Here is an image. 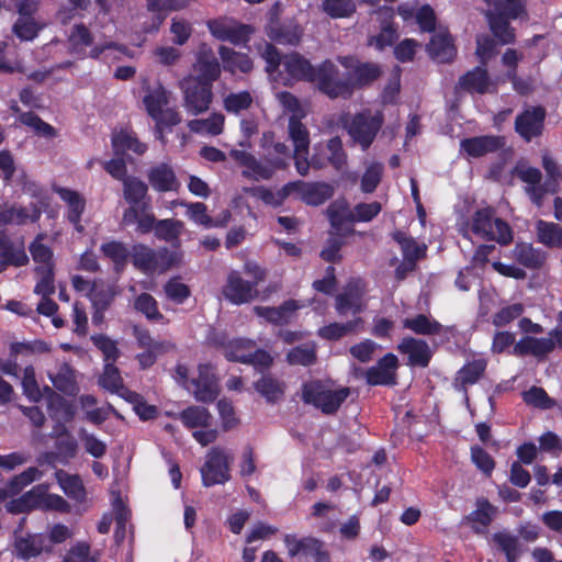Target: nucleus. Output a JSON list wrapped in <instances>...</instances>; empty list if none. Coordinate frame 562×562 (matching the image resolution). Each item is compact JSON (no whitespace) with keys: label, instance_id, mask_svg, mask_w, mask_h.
I'll return each mask as SVG.
<instances>
[{"label":"nucleus","instance_id":"f257e3e1","mask_svg":"<svg viewBox=\"0 0 562 562\" xmlns=\"http://www.w3.org/2000/svg\"><path fill=\"white\" fill-rule=\"evenodd\" d=\"M266 60V71L269 77L284 86L293 80L316 81L318 89L331 99L351 95V85L347 81H335L337 67L330 61H324L318 68L297 53L280 57L278 50L268 43L258 47Z\"/></svg>","mask_w":562,"mask_h":562},{"label":"nucleus","instance_id":"f03ea898","mask_svg":"<svg viewBox=\"0 0 562 562\" xmlns=\"http://www.w3.org/2000/svg\"><path fill=\"white\" fill-rule=\"evenodd\" d=\"M7 509L13 514L31 512L34 509L45 512H58L67 514L70 512V504L60 495L48 492V485L38 484L7 504Z\"/></svg>","mask_w":562,"mask_h":562},{"label":"nucleus","instance_id":"7ed1b4c3","mask_svg":"<svg viewBox=\"0 0 562 562\" xmlns=\"http://www.w3.org/2000/svg\"><path fill=\"white\" fill-rule=\"evenodd\" d=\"M350 395V389L331 381H312L304 384L302 398L325 414L335 413Z\"/></svg>","mask_w":562,"mask_h":562},{"label":"nucleus","instance_id":"20e7f679","mask_svg":"<svg viewBox=\"0 0 562 562\" xmlns=\"http://www.w3.org/2000/svg\"><path fill=\"white\" fill-rule=\"evenodd\" d=\"M175 378L200 402H212L218 394L217 381L210 364H200L198 375L190 381L188 368L179 364Z\"/></svg>","mask_w":562,"mask_h":562},{"label":"nucleus","instance_id":"39448f33","mask_svg":"<svg viewBox=\"0 0 562 562\" xmlns=\"http://www.w3.org/2000/svg\"><path fill=\"white\" fill-rule=\"evenodd\" d=\"M383 122L382 110L364 109L352 116L346 128L352 142L366 150L373 143Z\"/></svg>","mask_w":562,"mask_h":562},{"label":"nucleus","instance_id":"423d86ee","mask_svg":"<svg viewBox=\"0 0 562 562\" xmlns=\"http://www.w3.org/2000/svg\"><path fill=\"white\" fill-rule=\"evenodd\" d=\"M67 47L70 55L79 59L86 57L99 58L106 49L115 48L122 53H126V47L117 45L114 42H105L93 45V36L85 24H75L67 37Z\"/></svg>","mask_w":562,"mask_h":562},{"label":"nucleus","instance_id":"0eeeda50","mask_svg":"<svg viewBox=\"0 0 562 562\" xmlns=\"http://www.w3.org/2000/svg\"><path fill=\"white\" fill-rule=\"evenodd\" d=\"M132 261L144 273H162L180 262V255L167 248L153 250L139 244L133 247Z\"/></svg>","mask_w":562,"mask_h":562},{"label":"nucleus","instance_id":"6e6552de","mask_svg":"<svg viewBox=\"0 0 562 562\" xmlns=\"http://www.w3.org/2000/svg\"><path fill=\"white\" fill-rule=\"evenodd\" d=\"M471 232L477 238L495 240L499 244H508L513 239L508 224L494 217L493 210L488 207L475 212L471 223Z\"/></svg>","mask_w":562,"mask_h":562},{"label":"nucleus","instance_id":"1a4fd4ad","mask_svg":"<svg viewBox=\"0 0 562 562\" xmlns=\"http://www.w3.org/2000/svg\"><path fill=\"white\" fill-rule=\"evenodd\" d=\"M143 101L147 113L156 121L158 126H172L180 123V114L173 108L168 106L170 92L162 86L158 85L148 90Z\"/></svg>","mask_w":562,"mask_h":562},{"label":"nucleus","instance_id":"9d476101","mask_svg":"<svg viewBox=\"0 0 562 562\" xmlns=\"http://www.w3.org/2000/svg\"><path fill=\"white\" fill-rule=\"evenodd\" d=\"M233 461L232 453L220 447L212 448L201 468V476L204 486L224 484L231 479L229 467Z\"/></svg>","mask_w":562,"mask_h":562},{"label":"nucleus","instance_id":"9b49d317","mask_svg":"<svg viewBox=\"0 0 562 562\" xmlns=\"http://www.w3.org/2000/svg\"><path fill=\"white\" fill-rule=\"evenodd\" d=\"M288 131L294 146L295 168L301 176H306L310 169V133L297 117H290Z\"/></svg>","mask_w":562,"mask_h":562},{"label":"nucleus","instance_id":"f8f14e48","mask_svg":"<svg viewBox=\"0 0 562 562\" xmlns=\"http://www.w3.org/2000/svg\"><path fill=\"white\" fill-rule=\"evenodd\" d=\"M192 77L181 81V89L183 90V106L191 115H199L209 110L212 103L213 93L209 85L194 83Z\"/></svg>","mask_w":562,"mask_h":562},{"label":"nucleus","instance_id":"ddd939ff","mask_svg":"<svg viewBox=\"0 0 562 562\" xmlns=\"http://www.w3.org/2000/svg\"><path fill=\"white\" fill-rule=\"evenodd\" d=\"M284 546L290 558L311 557L315 562H328L329 554L324 543L314 537L297 538L295 535H285Z\"/></svg>","mask_w":562,"mask_h":562},{"label":"nucleus","instance_id":"4468645a","mask_svg":"<svg viewBox=\"0 0 562 562\" xmlns=\"http://www.w3.org/2000/svg\"><path fill=\"white\" fill-rule=\"evenodd\" d=\"M206 25L215 38L234 45L246 43L251 33L250 26L229 18L213 19L207 21Z\"/></svg>","mask_w":562,"mask_h":562},{"label":"nucleus","instance_id":"2eb2a0df","mask_svg":"<svg viewBox=\"0 0 562 562\" xmlns=\"http://www.w3.org/2000/svg\"><path fill=\"white\" fill-rule=\"evenodd\" d=\"M550 335L549 338L524 337L515 344L512 353L515 356H544L554 348L552 338H555L557 344L562 347V312L559 315V326Z\"/></svg>","mask_w":562,"mask_h":562},{"label":"nucleus","instance_id":"dca6fc26","mask_svg":"<svg viewBox=\"0 0 562 562\" xmlns=\"http://www.w3.org/2000/svg\"><path fill=\"white\" fill-rule=\"evenodd\" d=\"M339 63L348 70L345 79H340L338 74L335 81H347L351 85V92L356 87H362L375 80L380 74V67L375 64H359L357 59L350 56L339 57Z\"/></svg>","mask_w":562,"mask_h":562},{"label":"nucleus","instance_id":"f3484780","mask_svg":"<svg viewBox=\"0 0 562 562\" xmlns=\"http://www.w3.org/2000/svg\"><path fill=\"white\" fill-rule=\"evenodd\" d=\"M193 70L196 74V83L211 86V83L220 77V63L214 56L212 48L206 44H202L199 47Z\"/></svg>","mask_w":562,"mask_h":562},{"label":"nucleus","instance_id":"a211bd4d","mask_svg":"<svg viewBox=\"0 0 562 562\" xmlns=\"http://www.w3.org/2000/svg\"><path fill=\"white\" fill-rule=\"evenodd\" d=\"M222 292L226 300L237 305L247 303L257 296L256 283L245 281L237 271L228 273Z\"/></svg>","mask_w":562,"mask_h":562},{"label":"nucleus","instance_id":"6ab92c4d","mask_svg":"<svg viewBox=\"0 0 562 562\" xmlns=\"http://www.w3.org/2000/svg\"><path fill=\"white\" fill-rule=\"evenodd\" d=\"M288 189H291L292 194H296L299 199L310 205H321L334 193L333 187L324 182L294 181L288 183Z\"/></svg>","mask_w":562,"mask_h":562},{"label":"nucleus","instance_id":"aec40b11","mask_svg":"<svg viewBox=\"0 0 562 562\" xmlns=\"http://www.w3.org/2000/svg\"><path fill=\"white\" fill-rule=\"evenodd\" d=\"M315 154L310 161V166L314 168H323L327 162L333 165L336 169H340L346 164V154L342 149L340 138H330L325 146H315Z\"/></svg>","mask_w":562,"mask_h":562},{"label":"nucleus","instance_id":"412c9836","mask_svg":"<svg viewBox=\"0 0 562 562\" xmlns=\"http://www.w3.org/2000/svg\"><path fill=\"white\" fill-rule=\"evenodd\" d=\"M231 157L244 168L243 175L254 180L269 179L276 171L269 158L262 164L244 149H232Z\"/></svg>","mask_w":562,"mask_h":562},{"label":"nucleus","instance_id":"4be33fe9","mask_svg":"<svg viewBox=\"0 0 562 562\" xmlns=\"http://www.w3.org/2000/svg\"><path fill=\"white\" fill-rule=\"evenodd\" d=\"M514 173L525 183H527L526 192L530 200L537 205L541 206L542 199L549 190H546V183H540L542 175L539 169L527 165L526 162H519L514 169Z\"/></svg>","mask_w":562,"mask_h":562},{"label":"nucleus","instance_id":"5701e85b","mask_svg":"<svg viewBox=\"0 0 562 562\" xmlns=\"http://www.w3.org/2000/svg\"><path fill=\"white\" fill-rule=\"evenodd\" d=\"M397 357L386 353L378 363L366 372V380L370 385H393L396 382Z\"/></svg>","mask_w":562,"mask_h":562},{"label":"nucleus","instance_id":"b1692460","mask_svg":"<svg viewBox=\"0 0 562 562\" xmlns=\"http://www.w3.org/2000/svg\"><path fill=\"white\" fill-rule=\"evenodd\" d=\"M41 216V210L35 203L27 206L15 204L0 205V226L3 225H23L29 222H35Z\"/></svg>","mask_w":562,"mask_h":562},{"label":"nucleus","instance_id":"393cba45","mask_svg":"<svg viewBox=\"0 0 562 562\" xmlns=\"http://www.w3.org/2000/svg\"><path fill=\"white\" fill-rule=\"evenodd\" d=\"M378 13L382 18L381 30L376 35L369 37L368 44L378 50H383L385 47H390L394 44L398 37V33L392 21L394 15L392 8H381Z\"/></svg>","mask_w":562,"mask_h":562},{"label":"nucleus","instance_id":"a878e982","mask_svg":"<svg viewBox=\"0 0 562 562\" xmlns=\"http://www.w3.org/2000/svg\"><path fill=\"white\" fill-rule=\"evenodd\" d=\"M44 533H27L15 538L14 550L16 557L23 560L36 558L42 553H49Z\"/></svg>","mask_w":562,"mask_h":562},{"label":"nucleus","instance_id":"bb28decb","mask_svg":"<svg viewBox=\"0 0 562 562\" xmlns=\"http://www.w3.org/2000/svg\"><path fill=\"white\" fill-rule=\"evenodd\" d=\"M397 13L405 22L415 19L422 32H432L436 29V14L428 4L416 9L411 3H402L397 8Z\"/></svg>","mask_w":562,"mask_h":562},{"label":"nucleus","instance_id":"cd10ccee","mask_svg":"<svg viewBox=\"0 0 562 562\" xmlns=\"http://www.w3.org/2000/svg\"><path fill=\"white\" fill-rule=\"evenodd\" d=\"M544 111L541 108L526 110L516 119V131L527 142L541 134L543 127Z\"/></svg>","mask_w":562,"mask_h":562},{"label":"nucleus","instance_id":"c85d7f7f","mask_svg":"<svg viewBox=\"0 0 562 562\" xmlns=\"http://www.w3.org/2000/svg\"><path fill=\"white\" fill-rule=\"evenodd\" d=\"M192 0H147V8L155 12L149 25L144 26L145 33L157 32L166 19L168 11H178L187 8Z\"/></svg>","mask_w":562,"mask_h":562},{"label":"nucleus","instance_id":"c756f323","mask_svg":"<svg viewBox=\"0 0 562 562\" xmlns=\"http://www.w3.org/2000/svg\"><path fill=\"white\" fill-rule=\"evenodd\" d=\"M505 145L504 138L499 136H479L463 139L460 144L461 150L471 157H481L494 153Z\"/></svg>","mask_w":562,"mask_h":562},{"label":"nucleus","instance_id":"7c9ffc66","mask_svg":"<svg viewBox=\"0 0 562 562\" xmlns=\"http://www.w3.org/2000/svg\"><path fill=\"white\" fill-rule=\"evenodd\" d=\"M429 55L439 63H448L453 59L456 48L450 34L439 29L427 45Z\"/></svg>","mask_w":562,"mask_h":562},{"label":"nucleus","instance_id":"2f4dec72","mask_svg":"<svg viewBox=\"0 0 562 562\" xmlns=\"http://www.w3.org/2000/svg\"><path fill=\"white\" fill-rule=\"evenodd\" d=\"M393 236L401 246L406 270H414L416 262L425 257L427 246L424 243L416 241L404 232H396Z\"/></svg>","mask_w":562,"mask_h":562},{"label":"nucleus","instance_id":"473e14b6","mask_svg":"<svg viewBox=\"0 0 562 562\" xmlns=\"http://www.w3.org/2000/svg\"><path fill=\"white\" fill-rule=\"evenodd\" d=\"M459 86L471 93H487L495 90L494 82L490 80L487 71L483 67H476L462 76Z\"/></svg>","mask_w":562,"mask_h":562},{"label":"nucleus","instance_id":"72a5a7b5","mask_svg":"<svg viewBox=\"0 0 562 562\" xmlns=\"http://www.w3.org/2000/svg\"><path fill=\"white\" fill-rule=\"evenodd\" d=\"M362 290L357 282L349 285L336 297V310L339 315L357 314L363 308Z\"/></svg>","mask_w":562,"mask_h":562},{"label":"nucleus","instance_id":"f704fd0d","mask_svg":"<svg viewBox=\"0 0 562 562\" xmlns=\"http://www.w3.org/2000/svg\"><path fill=\"white\" fill-rule=\"evenodd\" d=\"M55 191L68 206L67 217L69 222L75 225V228L79 233H81L83 231V226L80 224V217L86 205L85 199L78 192L70 189L56 188Z\"/></svg>","mask_w":562,"mask_h":562},{"label":"nucleus","instance_id":"c9c22d12","mask_svg":"<svg viewBox=\"0 0 562 562\" xmlns=\"http://www.w3.org/2000/svg\"><path fill=\"white\" fill-rule=\"evenodd\" d=\"M56 481L63 492L78 504L86 502L87 492L81 479L76 474H69L64 470L55 472Z\"/></svg>","mask_w":562,"mask_h":562},{"label":"nucleus","instance_id":"e433bc0d","mask_svg":"<svg viewBox=\"0 0 562 562\" xmlns=\"http://www.w3.org/2000/svg\"><path fill=\"white\" fill-rule=\"evenodd\" d=\"M147 177L150 186L160 192L176 191L180 186L173 170L166 164L151 168Z\"/></svg>","mask_w":562,"mask_h":562},{"label":"nucleus","instance_id":"4c0bfd02","mask_svg":"<svg viewBox=\"0 0 562 562\" xmlns=\"http://www.w3.org/2000/svg\"><path fill=\"white\" fill-rule=\"evenodd\" d=\"M398 350L408 355L409 362L413 366L426 367L431 357L429 346L420 339L404 338L398 345Z\"/></svg>","mask_w":562,"mask_h":562},{"label":"nucleus","instance_id":"58836bf2","mask_svg":"<svg viewBox=\"0 0 562 562\" xmlns=\"http://www.w3.org/2000/svg\"><path fill=\"white\" fill-rule=\"evenodd\" d=\"M218 54L224 69L232 74H236L237 71L246 74L252 69L251 59L244 53L235 52L226 46H221Z\"/></svg>","mask_w":562,"mask_h":562},{"label":"nucleus","instance_id":"ea45409f","mask_svg":"<svg viewBox=\"0 0 562 562\" xmlns=\"http://www.w3.org/2000/svg\"><path fill=\"white\" fill-rule=\"evenodd\" d=\"M300 307L301 305L295 301H288L279 307L256 306L254 312L257 316L265 318L270 323L282 324L288 322L291 314Z\"/></svg>","mask_w":562,"mask_h":562},{"label":"nucleus","instance_id":"a19ab883","mask_svg":"<svg viewBox=\"0 0 562 562\" xmlns=\"http://www.w3.org/2000/svg\"><path fill=\"white\" fill-rule=\"evenodd\" d=\"M536 235L540 244L562 249V227L558 224L539 220L536 223Z\"/></svg>","mask_w":562,"mask_h":562},{"label":"nucleus","instance_id":"79ce46f5","mask_svg":"<svg viewBox=\"0 0 562 562\" xmlns=\"http://www.w3.org/2000/svg\"><path fill=\"white\" fill-rule=\"evenodd\" d=\"M225 117L222 113H212L207 119L191 120L188 127L196 134H206L216 136L223 132Z\"/></svg>","mask_w":562,"mask_h":562},{"label":"nucleus","instance_id":"37998d69","mask_svg":"<svg viewBox=\"0 0 562 562\" xmlns=\"http://www.w3.org/2000/svg\"><path fill=\"white\" fill-rule=\"evenodd\" d=\"M112 146L116 154L124 153L126 150H131L137 155H143L147 146L140 143L133 133L128 131L121 130L119 132H114L112 135Z\"/></svg>","mask_w":562,"mask_h":562},{"label":"nucleus","instance_id":"c03bdc74","mask_svg":"<svg viewBox=\"0 0 562 562\" xmlns=\"http://www.w3.org/2000/svg\"><path fill=\"white\" fill-rule=\"evenodd\" d=\"M100 250L104 257L109 258L114 263L116 271H121L125 267L128 257H132V252L128 248L117 240H110L102 244Z\"/></svg>","mask_w":562,"mask_h":562},{"label":"nucleus","instance_id":"a18cd8bd","mask_svg":"<svg viewBox=\"0 0 562 562\" xmlns=\"http://www.w3.org/2000/svg\"><path fill=\"white\" fill-rule=\"evenodd\" d=\"M270 40L279 44L295 45L300 42L302 30L297 24H290L278 27L274 23H270L267 30Z\"/></svg>","mask_w":562,"mask_h":562},{"label":"nucleus","instance_id":"49530a36","mask_svg":"<svg viewBox=\"0 0 562 562\" xmlns=\"http://www.w3.org/2000/svg\"><path fill=\"white\" fill-rule=\"evenodd\" d=\"M497 548L506 555L507 562H515L521 553V544L518 537L501 531L493 536Z\"/></svg>","mask_w":562,"mask_h":562},{"label":"nucleus","instance_id":"de8ad7c7","mask_svg":"<svg viewBox=\"0 0 562 562\" xmlns=\"http://www.w3.org/2000/svg\"><path fill=\"white\" fill-rule=\"evenodd\" d=\"M19 122L30 127L37 136L52 139L57 136V131L50 124L44 122L33 112H24L19 115Z\"/></svg>","mask_w":562,"mask_h":562},{"label":"nucleus","instance_id":"09e8293b","mask_svg":"<svg viewBox=\"0 0 562 562\" xmlns=\"http://www.w3.org/2000/svg\"><path fill=\"white\" fill-rule=\"evenodd\" d=\"M180 419L188 428H207L212 416L206 408L192 406L181 412Z\"/></svg>","mask_w":562,"mask_h":562},{"label":"nucleus","instance_id":"8fccbe9b","mask_svg":"<svg viewBox=\"0 0 562 562\" xmlns=\"http://www.w3.org/2000/svg\"><path fill=\"white\" fill-rule=\"evenodd\" d=\"M514 257L527 268H538L544 260L543 254L533 248L530 244H517L514 249Z\"/></svg>","mask_w":562,"mask_h":562},{"label":"nucleus","instance_id":"3c124183","mask_svg":"<svg viewBox=\"0 0 562 562\" xmlns=\"http://www.w3.org/2000/svg\"><path fill=\"white\" fill-rule=\"evenodd\" d=\"M525 312V305L518 302L501 306L492 316V323L496 327H505L515 319H519Z\"/></svg>","mask_w":562,"mask_h":562},{"label":"nucleus","instance_id":"603ef678","mask_svg":"<svg viewBox=\"0 0 562 562\" xmlns=\"http://www.w3.org/2000/svg\"><path fill=\"white\" fill-rule=\"evenodd\" d=\"M79 403L85 412V418L94 425L103 423L109 416V409L97 406V400L92 395L80 396Z\"/></svg>","mask_w":562,"mask_h":562},{"label":"nucleus","instance_id":"864d4df0","mask_svg":"<svg viewBox=\"0 0 562 562\" xmlns=\"http://www.w3.org/2000/svg\"><path fill=\"white\" fill-rule=\"evenodd\" d=\"M115 296L114 286L105 284L102 281L93 282L89 299L94 308L105 310Z\"/></svg>","mask_w":562,"mask_h":562},{"label":"nucleus","instance_id":"5fc2aeb1","mask_svg":"<svg viewBox=\"0 0 562 562\" xmlns=\"http://www.w3.org/2000/svg\"><path fill=\"white\" fill-rule=\"evenodd\" d=\"M494 515L495 508L487 501L480 499L476 509L467 517V520L473 522V528L479 532L491 524Z\"/></svg>","mask_w":562,"mask_h":562},{"label":"nucleus","instance_id":"6e6d98bb","mask_svg":"<svg viewBox=\"0 0 562 562\" xmlns=\"http://www.w3.org/2000/svg\"><path fill=\"white\" fill-rule=\"evenodd\" d=\"M246 191L271 206L281 205L285 198L292 194L291 189H288V184L276 191L263 187L251 188Z\"/></svg>","mask_w":562,"mask_h":562},{"label":"nucleus","instance_id":"4d7b16f0","mask_svg":"<svg viewBox=\"0 0 562 562\" xmlns=\"http://www.w3.org/2000/svg\"><path fill=\"white\" fill-rule=\"evenodd\" d=\"M147 190V184L136 177L124 179L123 194L130 204H139L145 199Z\"/></svg>","mask_w":562,"mask_h":562},{"label":"nucleus","instance_id":"13d9d810","mask_svg":"<svg viewBox=\"0 0 562 562\" xmlns=\"http://www.w3.org/2000/svg\"><path fill=\"white\" fill-rule=\"evenodd\" d=\"M49 379L56 389L66 394H75L77 392L75 373L67 364L60 367L56 374L49 373Z\"/></svg>","mask_w":562,"mask_h":562},{"label":"nucleus","instance_id":"bf43d9fd","mask_svg":"<svg viewBox=\"0 0 562 562\" xmlns=\"http://www.w3.org/2000/svg\"><path fill=\"white\" fill-rule=\"evenodd\" d=\"M403 326L419 335H431L440 330V324L426 315H417L413 318H405Z\"/></svg>","mask_w":562,"mask_h":562},{"label":"nucleus","instance_id":"052dcab7","mask_svg":"<svg viewBox=\"0 0 562 562\" xmlns=\"http://www.w3.org/2000/svg\"><path fill=\"white\" fill-rule=\"evenodd\" d=\"M361 323L360 318L352 319L346 324L333 323L318 329V336L328 339L337 340L356 330L358 325Z\"/></svg>","mask_w":562,"mask_h":562},{"label":"nucleus","instance_id":"680f3d73","mask_svg":"<svg viewBox=\"0 0 562 562\" xmlns=\"http://www.w3.org/2000/svg\"><path fill=\"white\" fill-rule=\"evenodd\" d=\"M252 95L249 91L231 92L224 97L223 106L229 113H239L252 104Z\"/></svg>","mask_w":562,"mask_h":562},{"label":"nucleus","instance_id":"e2e57ef3","mask_svg":"<svg viewBox=\"0 0 562 562\" xmlns=\"http://www.w3.org/2000/svg\"><path fill=\"white\" fill-rule=\"evenodd\" d=\"M183 229L182 222L167 218L158 221L155 225V235L165 241L173 243Z\"/></svg>","mask_w":562,"mask_h":562},{"label":"nucleus","instance_id":"0e129e2a","mask_svg":"<svg viewBox=\"0 0 562 562\" xmlns=\"http://www.w3.org/2000/svg\"><path fill=\"white\" fill-rule=\"evenodd\" d=\"M327 213L331 225L337 229H340L346 223H352V210L344 200L331 203Z\"/></svg>","mask_w":562,"mask_h":562},{"label":"nucleus","instance_id":"69168bd1","mask_svg":"<svg viewBox=\"0 0 562 562\" xmlns=\"http://www.w3.org/2000/svg\"><path fill=\"white\" fill-rule=\"evenodd\" d=\"M42 475L43 472L41 470L30 467L8 482L9 491L13 494H19L24 487L40 480Z\"/></svg>","mask_w":562,"mask_h":562},{"label":"nucleus","instance_id":"338daca9","mask_svg":"<svg viewBox=\"0 0 562 562\" xmlns=\"http://www.w3.org/2000/svg\"><path fill=\"white\" fill-rule=\"evenodd\" d=\"M286 359L293 366H310L316 360L315 345L295 347L288 352Z\"/></svg>","mask_w":562,"mask_h":562},{"label":"nucleus","instance_id":"774afa93","mask_svg":"<svg viewBox=\"0 0 562 562\" xmlns=\"http://www.w3.org/2000/svg\"><path fill=\"white\" fill-rule=\"evenodd\" d=\"M255 389L269 402L279 400L283 394V385L271 376H262L255 383Z\"/></svg>","mask_w":562,"mask_h":562}]
</instances>
